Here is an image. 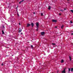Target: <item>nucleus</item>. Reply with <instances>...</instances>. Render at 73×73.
<instances>
[{
  "label": "nucleus",
  "instance_id": "f257e3e1",
  "mask_svg": "<svg viewBox=\"0 0 73 73\" xmlns=\"http://www.w3.org/2000/svg\"><path fill=\"white\" fill-rule=\"evenodd\" d=\"M66 68H64L63 70L62 71V73H65L66 72H65V70Z\"/></svg>",
  "mask_w": 73,
  "mask_h": 73
},
{
  "label": "nucleus",
  "instance_id": "f03ea898",
  "mask_svg": "<svg viewBox=\"0 0 73 73\" xmlns=\"http://www.w3.org/2000/svg\"><path fill=\"white\" fill-rule=\"evenodd\" d=\"M52 21L54 23H56V22H57V20L54 19H53Z\"/></svg>",
  "mask_w": 73,
  "mask_h": 73
},
{
  "label": "nucleus",
  "instance_id": "7ed1b4c3",
  "mask_svg": "<svg viewBox=\"0 0 73 73\" xmlns=\"http://www.w3.org/2000/svg\"><path fill=\"white\" fill-rule=\"evenodd\" d=\"M45 34V32H41V35H44Z\"/></svg>",
  "mask_w": 73,
  "mask_h": 73
},
{
  "label": "nucleus",
  "instance_id": "20e7f679",
  "mask_svg": "<svg viewBox=\"0 0 73 73\" xmlns=\"http://www.w3.org/2000/svg\"><path fill=\"white\" fill-rule=\"evenodd\" d=\"M38 23H36V26H37V28H38Z\"/></svg>",
  "mask_w": 73,
  "mask_h": 73
},
{
  "label": "nucleus",
  "instance_id": "39448f33",
  "mask_svg": "<svg viewBox=\"0 0 73 73\" xmlns=\"http://www.w3.org/2000/svg\"><path fill=\"white\" fill-rule=\"evenodd\" d=\"M30 25H31V24H27V27H29V26H30Z\"/></svg>",
  "mask_w": 73,
  "mask_h": 73
},
{
  "label": "nucleus",
  "instance_id": "423d86ee",
  "mask_svg": "<svg viewBox=\"0 0 73 73\" xmlns=\"http://www.w3.org/2000/svg\"><path fill=\"white\" fill-rule=\"evenodd\" d=\"M19 32H21V31H22V30L20 28H19Z\"/></svg>",
  "mask_w": 73,
  "mask_h": 73
},
{
  "label": "nucleus",
  "instance_id": "0eeeda50",
  "mask_svg": "<svg viewBox=\"0 0 73 73\" xmlns=\"http://www.w3.org/2000/svg\"><path fill=\"white\" fill-rule=\"evenodd\" d=\"M31 25H32V27H33V26H34V24H33V23H31Z\"/></svg>",
  "mask_w": 73,
  "mask_h": 73
},
{
  "label": "nucleus",
  "instance_id": "6e6552de",
  "mask_svg": "<svg viewBox=\"0 0 73 73\" xmlns=\"http://www.w3.org/2000/svg\"><path fill=\"white\" fill-rule=\"evenodd\" d=\"M71 72H73V68H71Z\"/></svg>",
  "mask_w": 73,
  "mask_h": 73
},
{
  "label": "nucleus",
  "instance_id": "1a4fd4ad",
  "mask_svg": "<svg viewBox=\"0 0 73 73\" xmlns=\"http://www.w3.org/2000/svg\"><path fill=\"white\" fill-rule=\"evenodd\" d=\"M24 0H22V1H21L20 2H19V4H21V2H23V1Z\"/></svg>",
  "mask_w": 73,
  "mask_h": 73
},
{
  "label": "nucleus",
  "instance_id": "9d476101",
  "mask_svg": "<svg viewBox=\"0 0 73 73\" xmlns=\"http://www.w3.org/2000/svg\"><path fill=\"white\" fill-rule=\"evenodd\" d=\"M61 63H62L63 62H64V60H62L61 61Z\"/></svg>",
  "mask_w": 73,
  "mask_h": 73
},
{
  "label": "nucleus",
  "instance_id": "9b49d317",
  "mask_svg": "<svg viewBox=\"0 0 73 73\" xmlns=\"http://www.w3.org/2000/svg\"><path fill=\"white\" fill-rule=\"evenodd\" d=\"M64 25H62V26L61 27V28L62 29V28H64Z\"/></svg>",
  "mask_w": 73,
  "mask_h": 73
},
{
  "label": "nucleus",
  "instance_id": "f8f14e48",
  "mask_svg": "<svg viewBox=\"0 0 73 73\" xmlns=\"http://www.w3.org/2000/svg\"><path fill=\"white\" fill-rule=\"evenodd\" d=\"M68 72H70V68H68Z\"/></svg>",
  "mask_w": 73,
  "mask_h": 73
},
{
  "label": "nucleus",
  "instance_id": "ddd939ff",
  "mask_svg": "<svg viewBox=\"0 0 73 73\" xmlns=\"http://www.w3.org/2000/svg\"><path fill=\"white\" fill-rule=\"evenodd\" d=\"M52 45H56V44H55V43H52Z\"/></svg>",
  "mask_w": 73,
  "mask_h": 73
},
{
  "label": "nucleus",
  "instance_id": "4468645a",
  "mask_svg": "<svg viewBox=\"0 0 73 73\" xmlns=\"http://www.w3.org/2000/svg\"><path fill=\"white\" fill-rule=\"evenodd\" d=\"M2 34H4V31H3V30L2 31Z\"/></svg>",
  "mask_w": 73,
  "mask_h": 73
},
{
  "label": "nucleus",
  "instance_id": "2eb2a0df",
  "mask_svg": "<svg viewBox=\"0 0 73 73\" xmlns=\"http://www.w3.org/2000/svg\"><path fill=\"white\" fill-rule=\"evenodd\" d=\"M69 58L70 60V61H71L72 59L71 58V57H70V56H69Z\"/></svg>",
  "mask_w": 73,
  "mask_h": 73
},
{
  "label": "nucleus",
  "instance_id": "dca6fc26",
  "mask_svg": "<svg viewBox=\"0 0 73 73\" xmlns=\"http://www.w3.org/2000/svg\"><path fill=\"white\" fill-rule=\"evenodd\" d=\"M50 8H51V7H50V6H49V7H48V9H50Z\"/></svg>",
  "mask_w": 73,
  "mask_h": 73
},
{
  "label": "nucleus",
  "instance_id": "f3484780",
  "mask_svg": "<svg viewBox=\"0 0 73 73\" xmlns=\"http://www.w3.org/2000/svg\"><path fill=\"white\" fill-rule=\"evenodd\" d=\"M70 11H71V12H72V13H73V10H70Z\"/></svg>",
  "mask_w": 73,
  "mask_h": 73
},
{
  "label": "nucleus",
  "instance_id": "a211bd4d",
  "mask_svg": "<svg viewBox=\"0 0 73 73\" xmlns=\"http://www.w3.org/2000/svg\"><path fill=\"white\" fill-rule=\"evenodd\" d=\"M41 16H43V13H40Z\"/></svg>",
  "mask_w": 73,
  "mask_h": 73
},
{
  "label": "nucleus",
  "instance_id": "6ab92c4d",
  "mask_svg": "<svg viewBox=\"0 0 73 73\" xmlns=\"http://www.w3.org/2000/svg\"><path fill=\"white\" fill-rule=\"evenodd\" d=\"M60 11H61L62 12H64V10L62 9L60 10Z\"/></svg>",
  "mask_w": 73,
  "mask_h": 73
},
{
  "label": "nucleus",
  "instance_id": "aec40b11",
  "mask_svg": "<svg viewBox=\"0 0 73 73\" xmlns=\"http://www.w3.org/2000/svg\"><path fill=\"white\" fill-rule=\"evenodd\" d=\"M31 48L33 49V45H31Z\"/></svg>",
  "mask_w": 73,
  "mask_h": 73
},
{
  "label": "nucleus",
  "instance_id": "412c9836",
  "mask_svg": "<svg viewBox=\"0 0 73 73\" xmlns=\"http://www.w3.org/2000/svg\"><path fill=\"white\" fill-rule=\"evenodd\" d=\"M1 65L2 66H3V65H4V64L3 63H2V64H1Z\"/></svg>",
  "mask_w": 73,
  "mask_h": 73
},
{
  "label": "nucleus",
  "instance_id": "4be33fe9",
  "mask_svg": "<svg viewBox=\"0 0 73 73\" xmlns=\"http://www.w3.org/2000/svg\"><path fill=\"white\" fill-rule=\"evenodd\" d=\"M70 23H71V24H72V21H70Z\"/></svg>",
  "mask_w": 73,
  "mask_h": 73
},
{
  "label": "nucleus",
  "instance_id": "5701e85b",
  "mask_svg": "<svg viewBox=\"0 0 73 73\" xmlns=\"http://www.w3.org/2000/svg\"><path fill=\"white\" fill-rule=\"evenodd\" d=\"M55 28H57V26H56L55 27Z\"/></svg>",
  "mask_w": 73,
  "mask_h": 73
},
{
  "label": "nucleus",
  "instance_id": "b1692460",
  "mask_svg": "<svg viewBox=\"0 0 73 73\" xmlns=\"http://www.w3.org/2000/svg\"><path fill=\"white\" fill-rule=\"evenodd\" d=\"M36 31H38V29H37H37H36Z\"/></svg>",
  "mask_w": 73,
  "mask_h": 73
},
{
  "label": "nucleus",
  "instance_id": "393cba45",
  "mask_svg": "<svg viewBox=\"0 0 73 73\" xmlns=\"http://www.w3.org/2000/svg\"><path fill=\"white\" fill-rule=\"evenodd\" d=\"M59 72V71H57V73H58Z\"/></svg>",
  "mask_w": 73,
  "mask_h": 73
},
{
  "label": "nucleus",
  "instance_id": "a878e982",
  "mask_svg": "<svg viewBox=\"0 0 73 73\" xmlns=\"http://www.w3.org/2000/svg\"><path fill=\"white\" fill-rule=\"evenodd\" d=\"M17 15L18 16H19V14H17Z\"/></svg>",
  "mask_w": 73,
  "mask_h": 73
},
{
  "label": "nucleus",
  "instance_id": "bb28decb",
  "mask_svg": "<svg viewBox=\"0 0 73 73\" xmlns=\"http://www.w3.org/2000/svg\"><path fill=\"white\" fill-rule=\"evenodd\" d=\"M34 15H35V12H34Z\"/></svg>",
  "mask_w": 73,
  "mask_h": 73
},
{
  "label": "nucleus",
  "instance_id": "cd10ccee",
  "mask_svg": "<svg viewBox=\"0 0 73 73\" xmlns=\"http://www.w3.org/2000/svg\"><path fill=\"white\" fill-rule=\"evenodd\" d=\"M64 10H66V9L64 8Z\"/></svg>",
  "mask_w": 73,
  "mask_h": 73
},
{
  "label": "nucleus",
  "instance_id": "c85d7f7f",
  "mask_svg": "<svg viewBox=\"0 0 73 73\" xmlns=\"http://www.w3.org/2000/svg\"><path fill=\"white\" fill-rule=\"evenodd\" d=\"M19 25H20V23H19Z\"/></svg>",
  "mask_w": 73,
  "mask_h": 73
},
{
  "label": "nucleus",
  "instance_id": "c756f323",
  "mask_svg": "<svg viewBox=\"0 0 73 73\" xmlns=\"http://www.w3.org/2000/svg\"><path fill=\"white\" fill-rule=\"evenodd\" d=\"M73 35V33L71 34V35Z\"/></svg>",
  "mask_w": 73,
  "mask_h": 73
},
{
  "label": "nucleus",
  "instance_id": "7c9ffc66",
  "mask_svg": "<svg viewBox=\"0 0 73 73\" xmlns=\"http://www.w3.org/2000/svg\"><path fill=\"white\" fill-rule=\"evenodd\" d=\"M59 15H61V14L59 13Z\"/></svg>",
  "mask_w": 73,
  "mask_h": 73
},
{
  "label": "nucleus",
  "instance_id": "2f4dec72",
  "mask_svg": "<svg viewBox=\"0 0 73 73\" xmlns=\"http://www.w3.org/2000/svg\"><path fill=\"white\" fill-rule=\"evenodd\" d=\"M70 0H67V1H69Z\"/></svg>",
  "mask_w": 73,
  "mask_h": 73
},
{
  "label": "nucleus",
  "instance_id": "473e14b6",
  "mask_svg": "<svg viewBox=\"0 0 73 73\" xmlns=\"http://www.w3.org/2000/svg\"><path fill=\"white\" fill-rule=\"evenodd\" d=\"M72 45H73V44H72Z\"/></svg>",
  "mask_w": 73,
  "mask_h": 73
},
{
  "label": "nucleus",
  "instance_id": "72a5a7b5",
  "mask_svg": "<svg viewBox=\"0 0 73 73\" xmlns=\"http://www.w3.org/2000/svg\"><path fill=\"white\" fill-rule=\"evenodd\" d=\"M3 27H4V26H3Z\"/></svg>",
  "mask_w": 73,
  "mask_h": 73
},
{
  "label": "nucleus",
  "instance_id": "f704fd0d",
  "mask_svg": "<svg viewBox=\"0 0 73 73\" xmlns=\"http://www.w3.org/2000/svg\"><path fill=\"white\" fill-rule=\"evenodd\" d=\"M21 34H22V33H21Z\"/></svg>",
  "mask_w": 73,
  "mask_h": 73
}]
</instances>
